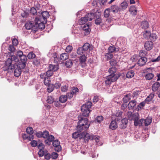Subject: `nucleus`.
I'll use <instances>...</instances> for the list:
<instances>
[{"label":"nucleus","mask_w":160,"mask_h":160,"mask_svg":"<svg viewBox=\"0 0 160 160\" xmlns=\"http://www.w3.org/2000/svg\"><path fill=\"white\" fill-rule=\"evenodd\" d=\"M92 105V102H88L82 106L81 110L82 113L78 117L79 120L77 126L78 130L80 131L82 130H86L89 127L90 124L86 117L88 116L90 112L89 109Z\"/></svg>","instance_id":"nucleus-1"},{"label":"nucleus","mask_w":160,"mask_h":160,"mask_svg":"<svg viewBox=\"0 0 160 160\" xmlns=\"http://www.w3.org/2000/svg\"><path fill=\"white\" fill-rule=\"evenodd\" d=\"M108 72L110 75L105 78V83L106 86L117 81L120 76L119 74L116 73V68L114 67L110 68Z\"/></svg>","instance_id":"nucleus-2"},{"label":"nucleus","mask_w":160,"mask_h":160,"mask_svg":"<svg viewBox=\"0 0 160 160\" xmlns=\"http://www.w3.org/2000/svg\"><path fill=\"white\" fill-rule=\"evenodd\" d=\"M18 64H14L12 67H6V68H3V69L5 71L8 70L10 69L11 70H14V76L16 77H18L21 73L22 70L24 68H21Z\"/></svg>","instance_id":"nucleus-3"},{"label":"nucleus","mask_w":160,"mask_h":160,"mask_svg":"<svg viewBox=\"0 0 160 160\" xmlns=\"http://www.w3.org/2000/svg\"><path fill=\"white\" fill-rule=\"evenodd\" d=\"M18 56L15 55L12 56L10 58H9L5 62V65L3 68L12 67L14 64H18L15 63L18 61Z\"/></svg>","instance_id":"nucleus-4"},{"label":"nucleus","mask_w":160,"mask_h":160,"mask_svg":"<svg viewBox=\"0 0 160 160\" xmlns=\"http://www.w3.org/2000/svg\"><path fill=\"white\" fill-rule=\"evenodd\" d=\"M35 26L36 30L38 28L41 30H43L45 28L44 21L42 20V18H39L38 17L36 18L35 20Z\"/></svg>","instance_id":"nucleus-5"},{"label":"nucleus","mask_w":160,"mask_h":160,"mask_svg":"<svg viewBox=\"0 0 160 160\" xmlns=\"http://www.w3.org/2000/svg\"><path fill=\"white\" fill-rule=\"evenodd\" d=\"M19 58L21 62H19L18 63V65H19V66L21 67V68H24L27 60V57L25 55H23L20 57Z\"/></svg>","instance_id":"nucleus-6"},{"label":"nucleus","mask_w":160,"mask_h":160,"mask_svg":"<svg viewBox=\"0 0 160 160\" xmlns=\"http://www.w3.org/2000/svg\"><path fill=\"white\" fill-rule=\"evenodd\" d=\"M88 129V128L86 130H82L81 131H78L77 129V126L76 128V129L77 131L78 132H81L83 131L82 132V135L83 138H83L85 140H88L89 139H92L91 138V135H90L89 133H87L86 131Z\"/></svg>","instance_id":"nucleus-7"},{"label":"nucleus","mask_w":160,"mask_h":160,"mask_svg":"<svg viewBox=\"0 0 160 160\" xmlns=\"http://www.w3.org/2000/svg\"><path fill=\"white\" fill-rule=\"evenodd\" d=\"M26 29L32 30V31H36L35 24L31 22H28L26 23L25 25Z\"/></svg>","instance_id":"nucleus-8"},{"label":"nucleus","mask_w":160,"mask_h":160,"mask_svg":"<svg viewBox=\"0 0 160 160\" xmlns=\"http://www.w3.org/2000/svg\"><path fill=\"white\" fill-rule=\"evenodd\" d=\"M97 12H91L86 14L85 16L88 21H91L94 18L97 17L96 16Z\"/></svg>","instance_id":"nucleus-9"},{"label":"nucleus","mask_w":160,"mask_h":160,"mask_svg":"<svg viewBox=\"0 0 160 160\" xmlns=\"http://www.w3.org/2000/svg\"><path fill=\"white\" fill-rule=\"evenodd\" d=\"M122 112L121 111H118L113 115L112 117V119H115L117 121L120 120L121 118V115Z\"/></svg>","instance_id":"nucleus-10"},{"label":"nucleus","mask_w":160,"mask_h":160,"mask_svg":"<svg viewBox=\"0 0 160 160\" xmlns=\"http://www.w3.org/2000/svg\"><path fill=\"white\" fill-rule=\"evenodd\" d=\"M144 48L147 51L151 50L153 47V43L151 41H147L144 44Z\"/></svg>","instance_id":"nucleus-11"},{"label":"nucleus","mask_w":160,"mask_h":160,"mask_svg":"<svg viewBox=\"0 0 160 160\" xmlns=\"http://www.w3.org/2000/svg\"><path fill=\"white\" fill-rule=\"evenodd\" d=\"M82 30L85 35L88 34L91 30L89 28V24H86L84 25L82 27Z\"/></svg>","instance_id":"nucleus-12"},{"label":"nucleus","mask_w":160,"mask_h":160,"mask_svg":"<svg viewBox=\"0 0 160 160\" xmlns=\"http://www.w3.org/2000/svg\"><path fill=\"white\" fill-rule=\"evenodd\" d=\"M42 17L40 16V18H42V19L45 22H47V19L49 17V13L47 11H43L41 13Z\"/></svg>","instance_id":"nucleus-13"},{"label":"nucleus","mask_w":160,"mask_h":160,"mask_svg":"<svg viewBox=\"0 0 160 160\" xmlns=\"http://www.w3.org/2000/svg\"><path fill=\"white\" fill-rule=\"evenodd\" d=\"M128 119L126 118H125L121 120V122L120 125V128L121 129H124L126 128L127 126V124L128 123Z\"/></svg>","instance_id":"nucleus-14"},{"label":"nucleus","mask_w":160,"mask_h":160,"mask_svg":"<svg viewBox=\"0 0 160 160\" xmlns=\"http://www.w3.org/2000/svg\"><path fill=\"white\" fill-rule=\"evenodd\" d=\"M116 121L115 119H112L109 126V128L110 129L113 130L117 128L118 124L116 122Z\"/></svg>","instance_id":"nucleus-15"},{"label":"nucleus","mask_w":160,"mask_h":160,"mask_svg":"<svg viewBox=\"0 0 160 160\" xmlns=\"http://www.w3.org/2000/svg\"><path fill=\"white\" fill-rule=\"evenodd\" d=\"M109 8L111 12L115 13H117L118 11H120V8L118 6L116 5L112 6Z\"/></svg>","instance_id":"nucleus-16"},{"label":"nucleus","mask_w":160,"mask_h":160,"mask_svg":"<svg viewBox=\"0 0 160 160\" xmlns=\"http://www.w3.org/2000/svg\"><path fill=\"white\" fill-rule=\"evenodd\" d=\"M147 60V59L146 57L140 58L138 61V64L139 66H142L145 65Z\"/></svg>","instance_id":"nucleus-17"},{"label":"nucleus","mask_w":160,"mask_h":160,"mask_svg":"<svg viewBox=\"0 0 160 160\" xmlns=\"http://www.w3.org/2000/svg\"><path fill=\"white\" fill-rule=\"evenodd\" d=\"M77 132H75L72 134V137L73 138L76 139L79 138V139H82L83 138L82 136V132H78L77 131Z\"/></svg>","instance_id":"nucleus-18"},{"label":"nucleus","mask_w":160,"mask_h":160,"mask_svg":"<svg viewBox=\"0 0 160 160\" xmlns=\"http://www.w3.org/2000/svg\"><path fill=\"white\" fill-rule=\"evenodd\" d=\"M136 101L135 100L131 101L129 103L128 107L129 110L133 109L134 108L136 104Z\"/></svg>","instance_id":"nucleus-19"},{"label":"nucleus","mask_w":160,"mask_h":160,"mask_svg":"<svg viewBox=\"0 0 160 160\" xmlns=\"http://www.w3.org/2000/svg\"><path fill=\"white\" fill-rule=\"evenodd\" d=\"M143 124L145 126L150 125L152 121V118L150 117H147L146 119H143Z\"/></svg>","instance_id":"nucleus-20"},{"label":"nucleus","mask_w":160,"mask_h":160,"mask_svg":"<svg viewBox=\"0 0 160 160\" xmlns=\"http://www.w3.org/2000/svg\"><path fill=\"white\" fill-rule=\"evenodd\" d=\"M140 27L142 29H146L149 27L148 22L147 21H143L142 22Z\"/></svg>","instance_id":"nucleus-21"},{"label":"nucleus","mask_w":160,"mask_h":160,"mask_svg":"<svg viewBox=\"0 0 160 160\" xmlns=\"http://www.w3.org/2000/svg\"><path fill=\"white\" fill-rule=\"evenodd\" d=\"M143 119H142L138 120V119H137L136 121H135L134 122V124L135 126H139V127L142 126H143Z\"/></svg>","instance_id":"nucleus-22"},{"label":"nucleus","mask_w":160,"mask_h":160,"mask_svg":"<svg viewBox=\"0 0 160 160\" xmlns=\"http://www.w3.org/2000/svg\"><path fill=\"white\" fill-rule=\"evenodd\" d=\"M48 68V70L52 71L53 72L56 71L58 69V68L57 65L52 64H49Z\"/></svg>","instance_id":"nucleus-23"},{"label":"nucleus","mask_w":160,"mask_h":160,"mask_svg":"<svg viewBox=\"0 0 160 160\" xmlns=\"http://www.w3.org/2000/svg\"><path fill=\"white\" fill-rule=\"evenodd\" d=\"M160 86V84L159 82L155 83L152 86V90L154 92L156 91Z\"/></svg>","instance_id":"nucleus-24"},{"label":"nucleus","mask_w":160,"mask_h":160,"mask_svg":"<svg viewBox=\"0 0 160 160\" xmlns=\"http://www.w3.org/2000/svg\"><path fill=\"white\" fill-rule=\"evenodd\" d=\"M151 35V32L149 31L146 30L143 32V36L144 38L146 39H149Z\"/></svg>","instance_id":"nucleus-25"},{"label":"nucleus","mask_w":160,"mask_h":160,"mask_svg":"<svg viewBox=\"0 0 160 160\" xmlns=\"http://www.w3.org/2000/svg\"><path fill=\"white\" fill-rule=\"evenodd\" d=\"M108 50L109 52L112 53L116 51L118 52V49L117 50V49L114 45L110 46L109 47Z\"/></svg>","instance_id":"nucleus-26"},{"label":"nucleus","mask_w":160,"mask_h":160,"mask_svg":"<svg viewBox=\"0 0 160 160\" xmlns=\"http://www.w3.org/2000/svg\"><path fill=\"white\" fill-rule=\"evenodd\" d=\"M134 75V72L132 70H130L128 71L126 75V77L127 78H132Z\"/></svg>","instance_id":"nucleus-27"},{"label":"nucleus","mask_w":160,"mask_h":160,"mask_svg":"<svg viewBox=\"0 0 160 160\" xmlns=\"http://www.w3.org/2000/svg\"><path fill=\"white\" fill-rule=\"evenodd\" d=\"M154 96V94L153 93H151L148 96L145 100L146 102L149 103V102L151 101L153 98Z\"/></svg>","instance_id":"nucleus-28"},{"label":"nucleus","mask_w":160,"mask_h":160,"mask_svg":"<svg viewBox=\"0 0 160 160\" xmlns=\"http://www.w3.org/2000/svg\"><path fill=\"white\" fill-rule=\"evenodd\" d=\"M87 57L84 55H83L79 57V61L80 63L82 64H85L86 61Z\"/></svg>","instance_id":"nucleus-29"},{"label":"nucleus","mask_w":160,"mask_h":160,"mask_svg":"<svg viewBox=\"0 0 160 160\" xmlns=\"http://www.w3.org/2000/svg\"><path fill=\"white\" fill-rule=\"evenodd\" d=\"M96 16L97 17H96V18L95 20V23L96 25H99L102 22V19L100 16L98 15L97 16L96 15Z\"/></svg>","instance_id":"nucleus-30"},{"label":"nucleus","mask_w":160,"mask_h":160,"mask_svg":"<svg viewBox=\"0 0 160 160\" xmlns=\"http://www.w3.org/2000/svg\"><path fill=\"white\" fill-rule=\"evenodd\" d=\"M129 11L133 15H136L137 13V9L136 7L134 6L130 7Z\"/></svg>","instance_id":"nucleus-31"},{"label":"nucleus","mask_w":160,"mask_h":160,"mask_svg":"<svg viewBox=\"0 0 160 160\" xmlns=\"http://www.w3.org/2000/svg\"><path fill=\"white\" fill-rule=\"evenodd\" d=\"M130 94H128L125 95L123 98V101L125 103L127 102L131 98Z\"/></svg>","instance_id":"nucleus-32"},{"label":"nucleus","mask_w":160,"mask_h":160,"mask_svg":"<svg viewBox=\"0 0 160 160\" xmlns=\"http://www.w3.org/2000/svg\"><path fill=\"white\" fill-rule=\"evenodd\" d=\"M68 58V54L64 53L60 55V58L62 60H65Z\"/></svg>","instance_id":"nucleus-33"},{"label":"nucleus","mask_w":160,"mask_h":160,"mask_svg":"<svg viewBox=\"0 0 160 160\" xmlns=\"http://www.w3.org/2000/svg\"><path fill=\"white\" fill-rule=\"evenodd\" d=\"M47 138V139L45 141V143L46 144H47L48 143V141L49 142H52L54 139V137L53 135H49Z\"/></svg>","instance_id":"nucleus-34"},{"label":"nucleus","mask_w":160,"mask_h":160,"mask_svg":"<svg viewBox=\"0 0 160 160\" xmlns=\"http://www.w3.org/2000/svg\"><path fill=\"white\" fill-rule=\"evenodd\" d=\"M85 52L82 47L78 48L77 51V53L79 55H82Z\"/></svg>","instance_id":"nucleus-35"},{"label":"nucleus","mask_w":160,"mask_h":160,"mask_svg":"<svg viewBox=\"0 0 160 160\" xmlns=\"http://www.w3.org/2000/svg\"><path fill=\"white\" fill-rule=\"evenodd\" d=\"M67 97L65 95H61L59 98V101L61 103L65 102L67 100Z\"/></svg>","instance_id":"nucleus-36"},{"label":"nucleus","mask_w":160,"mask_h":160,"mask_svg":"<svg viewBox=\"0 0 160 160\" xmlns=\"http://www.w3.org/2000/svg\"><path fill=\"white\" fill-rule=\"evenodd\" d=\"M72 62L71 60H68L65 63L66 66L68 68H70L72 66Z\"/></svg>","instance_id":"nucleus-37"},{"label":"nucleus","mask_w":160,"mask_h":160,"mask_svg":"<svg viewBox=\"0 0 160 160\" xmlns=\"http://www.w3.org/2000/svg\"><path fill=\"white\" fill-rule=\"evenodd\" d=\"M154 76V75L153 74L151 73H149L146 75V79L147 80H151L153 78Z\"/></svg>","instance_id":"nucleus-38"},{"label":"nucleus","mask_w":160,"mask_h":160,"mask_svg":"<svg viewBox=\"0 0 160 160\" xmlns=\"http://www.w3.org/2000/svg\"><path fill=\"white\" fill-rule=\"evenodd\" d=\"M82 47L85 52L87 51L89 49L90 50V45L88 43H85Z\"/></svg>","instance_id":"nucleus-39"},{"label":"nucleus","mask_w":160,"mask_h":160,"mask_svg":"<svg viewBox=\"0 0 160 160\" xmlns=\"http://www.w3.org/2000/svg\"><path fill=\"white\" fill-rule=\"evenodd\" d=\"M48 152L46 150L43 149L42 150H39L38 152V154L39 157H42Z\"/></svg>","instance_id":"nucleus-40"},{"label":"nucleus","mask_w":160,"mask_h":160,"mask_svg":"<svg viewBox=\"0 0 160 160\" xmlns=\"http://www.w3.org/2000/svg\"><path fill=\"white\" fill-rule=\"evenodd\" d=\"M88 21V19L85 16L84 17H82L81 18L79 21V23L80 24H84Z\"/></svg>","instance_id":"nucleus-41"},{"label":"nucleus","mask_w":160,"mask_h":160,"mask_svg":"<svg viewBox=\"0 0 160 160\" xmlns=\"http://www.w3.org/2000/svg\"><path fill=\"white\" fill-rule=\"evenodd\" d=\"M46 101L48 103L51 104L54 102V99L51 96H49L48 97Z\"/></svg>","instance_id":"nucleus-42"},{"label":"nucleus","mask_w":160,"mask_h":160,"mask_svg":"<svg viewBox=\"0 0 160 160\" xmlns=\"http://www.w3.org/2000/svg\"><path fill=\"white\" fill-rule=\"evenodd\" d=\"M131 117L132 118H131V119H133L134 120V122L136 120V121L137 120V119H138V113L137 112L135 113L132 115Z\"/></svg>","instance_id":"nucleus-43"},{"label":"nucleus","mask_w":160,"mask_h":160,"mask_svg":"<svg viewBox=\"0 0 160 160\" xmlns=\"http://www.w3.org/2000/svg\"><path fill=\"white\" fill-rule=\"evenodd\" d=\"M35 57L36 55L32 52H30L27 55V57L29 59H32L34 58Z\"/></svg>","instance_id":"nucleus-44"},{"label":"nucleus","mask_w":160,"mask_h":160,"mask_svg":"<svg viewBox=\"0 0 160 160\" xmlns=\"http://www.w3.org/2000/svg\"><path fill=\"white\" fill-rule=\"evenodd\" d=\"M157 38V36L156 34L154 33H151L149 39L152 41H155Z\"/></svg>","instance_id":"nucleus-45"},{"label":"nucleus","mask_w":160,"mask_h":160,"mask_svg":"<svg viewBox=\"0 0 160 160\" xmlns=\"http://www.w3.org/2000/svg\"><path fill=\"white\" fill-rule=\"evenodd\" d=\"M109 62L110 64L112 66V68L114 67L116 68V70H117L116 67H115V66L116 65L117 63V61L114 59H112Z\"/></svg>","instance_id":"nucleus-46"},{"label":"nucleus","mask_w":160,"mask_h":160,"mask_svg":"<svg viewBox=\"0 0 160 160\" xmlns=\"http://www.w3.org/2000/svg\"><path fill=\"white\" fill-rule=\"evenodd\" d=\"M103 120V117L102 116H97L95 120V122L100 123Z\"/></svg>","instance_id":"nucleus-47"},{"label":"nucleus","mask_w":160,"mask_h":160,"mask_svg":"<svg viewBox=\"0 0 160 160\" xmlns=\"http://www.w3.org/2000/svg\"><path fill=\"white\" fill-rule=\"evenodd\" d=\"M113 56V55L112 53L109 52L106 53L105 55V57L106 58H107V59H111Z\"/></svg>","instance_id":"nucleus-48"},{"label":"nucleus","mask_w":160,"mask_h":160,"mask_svg":"<svg viewBox=\"0 0 160 160\" xmlns=\"http://www.w3.org/2000/svg\"><path fill=\"white\" fill-rule=\"evenodd\" d=\"M111 12L110 11V8L106 9L104 12V17L105 18H108L109 16L110 12Z\"/></svg>","instance_id":"nucleus-49"},{"label":"nucleus","mask_w":160,"mask_h":160,"mask_svg":"<svg viewBox=\"0 0 160 160\" xmlns=\"http://www.w3.org/2000/svg\"><path fill=\"white\" fill-rule=\"evenodd\" d=\"M127 3L126 2H122L120 5V10L122 9V10H124L126 9L127 7Z\"/></svg>","instance_id":"nucleus-50"},{"label":"nucleus","mask_w":160,"mask_h":160,"mask_svg":"<svg viewBox=\"0 0 160 160\" xmlns=\"http://www.w3.org/2000/svg\"><path fill=\"white\" fill-rule=\"evenodd\" d=\"M52 145L53 146L56 148L60 146V142L58 140L53 141L52 142Z\"/></svg>","instance_id":"nucleus-51"},{"label":"nucleus","mask_w":160,"mask_h":160,"mask_svg":"<svg viewBox=\"0 0 160 160\" xmlns=\"http://www.w3.org/2000/svg\"><path fill=\"white\" fill-rule=\"evenodd\" d=\"M27 132L30 134L33 133V131L32 128L30 127H28L26 129Z\"/></svg>","instance_id":"nucleus-52"},{"label":"nucleus","mask_w":160,"mask_h":160,"mask_svg":"<svg viewBox=\"0 0 160 160\" xmlns=\"http://www.w3.org/2000/svg\"><path fill=\"white\" fill-rule=\"evenodd\" d=\"M47 88V91L48 92H50L53 91L54 89V86L53 84L49 85H48Z\"/></svg>","instance_id":"nucleus-53"},{"label":"nucleus","mask_w":160,"mask_h":160,"mask_svg":"<svg viewBox=\"0 0 160 160\" xmlns=\"http://www.w3.org/2000/svg\"><path fill=\"white\" fill-rule=\"evenodd\" d=\"M49 134V132L45 130L42 132V138H47Z\"/></svg>","instance_id":"nucleus-54"},{"label":"nucleus","mask_w":160,"mask_h":160,"mask_svg":"<svg viewBox=\"0 0 160 160\" xmlns=\"http://www.w3.org/2000/svg\"><path fill=\"white\" fill-rule=\"evenodd\" d=\"M44 84L47 86L49 85L50 82V78L48 77L45 78L43 81Z\"/></svg>","instance_id":"nucleus-55"},{"label":"nucleus","mask_w":160,"mask_h":160,"mask_svg":"<svg viewBox=\"0 0 160 160\" xmlns=\"http://www.w3.org/2000/svg\"><path fill=\"white\" fill-rule=\"evenodd\" d=\"M29 12V10H26L24 11L23 13H22L21 15L22 17H25L28 15Z\"/></svg>","instance_id":"nucleus-56"},{"label":"nucleus","mask_w":160,"mask_h":160,"mask_svg":"<svg viewBox=\"0 0 160 160\" xmlns=\"http://www.w3.org/2000/svg\"><path fill=\"white\" fill-rule=\"evenodd\" d=\"M91 140H94L96 143H98L99 141V137L94 136L93 135H91Z\"/></svg>","instance_id":"nucleus-57"},{"label":"nucleus","mask_w":160,"mask_h":160,"mask_svg":"<svg viewBox=\"0 0 160 160\" xmlns=\"http://www.w3.org/2000/svg\"><path fill=\"white\" fill-rule=\"evenodd\" d=\"M72 49V47L71 45L68 46L66 49V51L67 52H71Z\"/></svg>","instance_id":"nucleus-58"},{"label":"nucleus","mask_w":160,"mask_h":160,"mask_svg":"<svg viewBox=\"0 0 160 160\" xmlns=\"http://www.w3.org/2000/svg\"><path fill=\"white\" fill-rule=\"evenodd\" d=\"M68 89V86L67 85L65 84L61 88V90L62 92H66Z\"/></svg>","instance_id":"nucleus-59"},{"label":"nucleus","mask_w":160,"mask_h":160,"mask_svg":"<svg viewBox=\"0 0 160 160\" xmlns=\"http://www.w3.org/2000/svg\"><path fill=\"white\" fill-rule=\"evenodd\" d=\"M30 13L33 15H34L37 13V11L35 8H31Z\"/></svg>","instance_id":"nucleus-60"},{"label":"nucleus","mask_w":160,"mask_h":160,"mask_svg":"<svg viewBox=\"0 0 160 160\" xmlns=\"http://www.w3.org/2000/svg\"><path fill=\"white\" fill-rule=\"evenodd\" d=\"M145 103L144 102H141L138 106V110H139V109H141L142 108L145 106Z\"/></svg>","instance_id":"nucleus-61"},{"label":"nucleus","mask_w":160,"mask_h":160,"mask_svg":"<svg viewBox=\"0 0 160 160\" xmlns=\"http://www.w3.org/2000/svg\"><path fill=\"white\" fill-rule=\"evenodd\" d=\"M46 75L47 77L49 78L52 75L53 72L49 70L46 72Z\"/></svg>","instance_id":"nucleus-62"},{"label":"nucleus","mask_w":160,"mask_h":160,"mask_svg":"<svg viewBox=\"0 0 160 160\" xmlns=\"http://www.w3.org/2000/svg\"><path fill=\"white\" fill-rule=\"evenodd\" d=\"M58 156V154L56 152H53L52 153L51 157L53 159H56Z\"/></svg>","instance_id":"nucleus-63"},{"label":"nucleus","mask_w":160,"mask_h":160,"mask_svg":"<svg viewBox=\"0 0 160 160\" xmlns=\"http://www.w3.org/2000/svg\"><path fill=\"white\" fill-rule=\"evenodd\" d=\"M30 144L32 147H36L37 145V142L36 140H32Z\"/></svg>","instance_id":"nucleus-64"}]
</instances>
